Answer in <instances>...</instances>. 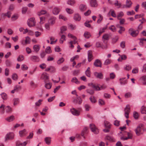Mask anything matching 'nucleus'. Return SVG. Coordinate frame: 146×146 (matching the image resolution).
I'll use <instances>...</instances> for the list:
<instances>
[{
    "label": "nucleus",
    "instance_id": "nucleus-1",
    "mask_svg": "<svg viewBox=\"0 0 146 146\" xmlns=\"http://www.w3.org/2000/svg\"><path fill=\"white\" fill-rule=\"evenodd\" d=\"M143 126V124H140L137 127L136 129H135V131L136 134L137 136H139L142 134L141 133V128Z\"/></svg>",
    "mask_w": 146,
    "mask_h": 146
},
{
    "label": "nucleus",
    "instance_id": "nucleus-2",
    "mask_svg": "<svg viewBox=\"0 0 146 146\" xmlns=\"http://www.w3.org/2000/svg\"><path fill=\"white\" fill-rule=\"evenodd\" d=\"M90 127L92 131L94 133L97 134L99 133L98 129L96 127L94 124H90Z\"/></svg>",
    "mask_w": 146,
    "mask_h": 146
},
{
    "label": "nucleus",
    "instance_id": "nucleus-3",
    "mask_svg": "<svg viewBox=\"0 0 146 146\" xmlns=\"http://www.w3.org/2000/svg\"><path fill=\"white\" fill-rule=\"evenodd\" d=\"M14 137V134L13 133H7L5 137V141H7L8 140L13 139Z\"/></svg>",
    "mask_w": 146,
    "mask_h": 146
},
{
    "label": "nucleus",
    "instance_id": "nucleus-4",
    "mask_svg": "<svg viewBox=\"0 0 146 146\" xmlns=\"http://www.w3.org/2000/svg\"><path fill=\"white\" fill-rule=\"evenodd\" d=\"M129 33L133 37H135L138 35L139 31L138 30L133 31V28H130L129 31Z\"/></svg>",
    "mask_w": 146,
    "mask_h": 146
},
{
    "label": "nucleus",
    "instance_id": "nucleus-5",
    "mask_svg": "<svg viewBox=\"0 0 146 146\" xmlns=\"http://www.w3.org/2000/svg\"><path fill=\"white\" fill-rule=\"evenodd\" d=\"M82 100L81 98L79 96H78L74 100L73 102L75 104H78L80 105L82 103Z\"/></svg>",
    "mask_w": 146,
    "mask_h": 146
},
{
    "label": "nucleus",
    "instance_id": "nucleus-6",
    "mask_svg": "<svg viewBox=\"0 0 146 146\" xmlns=\"http://www.w3.org/2000/svg\"><path fill=\"white\" fill-rule=\"evenodd\" d=\"M30 60L33 62H38L40 61L39 57L36 56H31L30 58Z\"/></svg>",
    "mask_w": 146,
    "mask_h": 146
},
{
    "label": "nucleus",
    "instance_id": "nucleus-7",
    "mask_svg": "<svg viewBox=\"0 0 146 146\" xmlns=\"http://www.w3.org/2000/svg\"><path fill=\"white\" fill-rule=\"evenodd\" d=\"M132 3L131 0H127L126 5H123V8H129L131 7Z\"/></svg>",
    "mask_w": 146,
    "mask_h": 146
},
{
    "label": "nucleus",
    "instance_id": "nucleus-8",
    "mask_svg": "<svg viewBox=\"0 0 146 146\" xmlns=\"http://www.w3.org/2000/svg\"><path fill=\"white\" fill-rule=\"evenodd\" d=\"M72 113L75 115L78 116L80 115L79 112L74 108L70 110Z\"/></svg>",
    "mask_w": 146,
    "mask_h": 146
},
{
    "label": "nucleus",
    "instance_id": "nucleus-9",
    "mask_svg": "<svg viewBox=\"0 0 146 146\" xmlns=\"http://www.w3.org/2000/svg\"><path fill=\"white\" fill-rule=\"evenodd\" d=\"M90 5L92 7H96L98 5L96 0H91L90 1Z\"/></svg>",
    "mask_w": 146,
    "mask_h": 146
},
{
    "label": "nucleus",
    "instance_id": "nucleus-10",
    "mask_svg": "<svg viewBox=\"0 0 146 146\" xmlns=\"http://www.w3.org/2000/svg\"><path fill=\"white\" fill-rule=\"evenodd\" d=\"M105 141L108 140L110 141L113 142L115 141V139L112 136H110L109 135H107L104 138Z\"/></svg>",
    "mask_w": 146,
    "mask_h": 146
},
{
    "label": "nucleus",
    "instance_id": "nucleus-11",
    "mask_svg": "<svg viewBox=\"0 0 146 146\" xmlns=\"http://www.w3.org/2000/svg\"><path fill=\"white\" fill-rule=\"evenodd\" d=\"M94 65L95 66L97 67H101L102 66L101 62L99 59H96L95 60Z\"/></svg>",
    "mask_w": 146,
    "mask_h": 146
},
{
    "label": "nucleus",
    "instance_id": "nucleus-12",
    "mask_svg": "<svg viewBox=\"0 0 146 146\" xmlns=\"http://www.w3.org/2000/svg\"><path fill=\"white\" fill-rule=\"evenodd\" d=\"M94 74L95 76L97 78L100 79H102L103 78V75L101 73H98L95 72H94Z\"/></svg>",
    "mask_w": 146,
    "mask_h": 146
},
{
    "label": "nucleus",
    "instance_id": "nucleus-13",
    "mask_svg": "<svg viewBox=\"0 0 146 146\" xmlns=\"http://www.w3.org/2000/svg\"><path fill=\"white\" fill-rule=\"evenodd\" d=\"M56 18L54 17H51L48 21V23L51 25H53L55 23Z\"/></svg>",
    "mask_w": 146,
    "mask_h": 146
},
{
    "label": "nucleus",
    "instance_id": "nucleus-14",
    "mask_svg": "<svg viewBox=\"0 0 146 146\" xmlns=\"http://www.w3.org/2000/svg\"><path fill=\"white\" fill-rule=\"evenodd\" d=\"M74 19L75 21H79L81 20V17L78 14H76L74 15Z\"/></svg>",
    "mask_w": 146,
    "mask_h": 146
},
{
    "label": "nucleus",
    "instance_id": "nucleus-15",
    "mask_svg": "<svg viewBox=\"0 0 146 146\" xmlns=\"http://www.w3.org/2000/svg\"><path fill=\"white\" fill-rule=\"evenodd\" d=\"M60 11V9L57 7H55L52 10V13L55 15L58 14Z\"/></svg>",
    "mask_w": 146,
    "mask_h": 146
},
{
    "label": "nucleus",
    "instance_id": "nucleus-16",
    "mask_svg": "<svg viewBox=\"0 0 146 146\" xmlns=\"http://www.w3.org/2000/svg\"><path fill=\"white\" fill-rule=\"evenodd\" d=\"M60 32L59 33V35H60V34H63L65 33V31L67 30V27L66 26H62L60 28Z\"/></svg>",
    "mask_w": 146,
    "mask_h": 146
},
{
    "label": "nucleus",
    "instance_id": "nucleus-17",
    "mask_svg": "<svg viewBox=\"0 0 146 146\" xmlns=\"http://www.w3.org/2000/svg\"><path fill=\"white\" fill-rule=\"evenodd\" d=\"M126 78H121L119 79L120 81V84L121 85H124L126 84L127 83V80H125L123 81Z\"/></svg>",
    "mask_w": 146,
    "mask_h": 146
},
{
    "label": "nucleus",
    "instance_id": "nucleus-18",
    "mask_svg": "<svg viewBox=\"0 0 146 146\" xmlns=\"http://www.w3.org/2000/svg\"><path fill=\"white\" fill-rule=\"evenodd\" d=\"M93 59V57L91 52H88V59L89 62L91 61Z\"/></svg>",
    "mask_w": 146,
    "mask_h": 146
},
{
    "label": "nucleus",
    "instance_id": "nucleus-19",
    "mask_svg": "<svg viewBox=\"0 0 146 146\" xmlns=\"http://www.w3.org/2000/svg\"><path fill=\"white\" fill-rule=\"evenodd\" d=\"M27 133L25 129H24L23 130L19 132L20 136L21 137H22L25 135Z\"/></svg>",
    "mask_w": 146,
    "mask_h": 146
},
{
    "label": "nucleus",
    "instance_id": "nucleus-20",
    "mask_svg": "<svg viewBox=\"0 0 146 146\" xmlns=\"http://www.w3.org/2000/svg\"><path fill=\"white\" fill-rule=\"evenodd\" d=\"M80 10L82 11H85L86 9V6L84 4H81L79 6Z\"/></svg>",
    "mask_w": 146,
    "mask_h": 146
},
{
    "label": "nucleus",
    "instance_id": "nucleus-21",
    "mask_svg": "<svg viewBox=\"0 0 146 146\" xmlns=\"http://www.w3.org/2000/svg\"><path fill=\"white\" fill-rule=\"evenodd\" d=\"M109 35L107 34H106L103 36L102 40L104 42H105V40H109Z\"/></svg>",
    "mask_w": 146,
    "mask_h": 146
},
{
    "label": "nucleus",
    "instance_id": "nucleus-22",
    "mask_svg": "<svg viewBox=\"0 0 146 146\" xmlns=\"http://www.w3.org/2000/svg\"><path fill=\"white\" fill-rule=\"evenodd\" d=\"M141 79L143 85H146V75L143 76L141 78Z\"/></svg>",
    "mask_w": 146,
    "mask_h": 146
},
{
    "label": "nucleus",
    "instance_id": "nucleus-23",
    "mask_svg": "<svg viewBox=\"0 0 146 146\" xmlns=\"http://www.w3.org/2000/svg\"><path fill=\"white\" fill-rule=\"evenodd\" d=\"M5 110L7 113H11L12 111L11 108L9 106H7L5 108Z\"/></svg>",
    "mask_w": 146,
    "mask_h": 146
},
{
    "label": "nucleus",
    "instance_id": "nucleus-24",
    "mask_svg": "<svg viewBox=\"0 0 146 146\" xmlns=\"http://www.w3.org/2000/svg\"><path fill=\"white\" fill-rule=\"evenodd\" d=\"M15 119V117L13 115H11L9 117H7L5 119L9 122H11L13 121Z\"/></svg>",
    "mask_w": 146,
    "mask_h": 146
},
{
    "label": "nucleus",
    "instance_id": "nucleus-25",
    "mask_svg": "<svg viewBox=\"0 0 146 146\" xmlns=\"http://www.w3.org/2000/svg\"><path fill=\"white\" fill-rule=\"evenodd\" d=\"M66 37L64 35H62L61 36L60 38V44H62L63 42L66 39Z\"/></svg>",
    "mask_w": 146,
    "mask_h": 146
},
{
    "label": "nucleus",
    "instance_id": "nucleus-26",
    "mask_svg": "<svg viewBox=\"0 0 146 146\" xmlns=\"http://www.w3.org/2000/svg\"><path fill=\"white\" fill-rule=\"evenodd\" d=\"M75 40H74L73 41H71L68 43L70 45V46H69L70 47L72 48H73L74 47V46L73 45V44H75L77 42V41Z\"/></svg>",
    "mask_w": 146,
    "mask_h": 146
},
{
    "label": "nucleus",
    "instance_id": "nucleus-27",
    "mask_svg": "<svg viewBox=\"0 0 146 146\" xmlns=\"http://www.w3.org/2000/svg\"><path fill=\"white\" fill-rule=\"evenodd\" d=\"M44 141L47 144L50 145L51 142V138L50 137H46L45 138Z\"/></svg>",
    "mask_w": 146,
    "mask_h": 146
},
{
    "label": "nucleus",
    "instance_id": "nucleus-28",
    "mask_svg": "<svg viewBox=\"0 0 146 146\" xmlns=\"http://www.w3.org/2000/svg\"><path fill=\"white\" fill-rule=\"evenodd\" d=\"M24 58V56L23 55H20L18 57L17 60L18 61H22Z\"/></svg>",
    "mask_w": 146,
    "mask_h": 146
},
{
    "label": "nucleus",
    "instance_id": "nucleus-29",
    "mask_svg": "<svg viewBox=\"0 0 146 146\" xmlns=\"http://www.w3.org/2000/svg\"><path fill=\"white\" fill-rule=\"evenodd\" d=\"M141 110L142 113L146 114V108L144 106H143L141 107Z\"/></svg>",
    "mask_w": 146,
    "mask_h": 146
},
{
    "label": "nucleus",
    "instance_id": "nucleus-30",
    "mask_svg": "<svg viewBox=\"0 0 146 146\" xmlns=\"http://www.w3.org/2000/svg\"><path fill=\"white\" fill-rule=\"evenodd\" d=\"M89 99L90 102L92 103H94L96 102V99L94 96H91Z\"/></svg>",
    "mask_w": 146,
    "mask_h": 146
},
{
    "label": "nucleus",
    "instance_id": "nucleus-31",
    "mask_svg": "<svg viewBox=\"0 0 146 146\" xmlns=\"http://www.w3.org/2000/svg\"><path fill=\"white\" fill-rule=\"evenodd\" d=\"M88 129V128L87 127H85L83 130L82 131L81 133V135L84 138H85V137L84 136V135L86 133Z\"/></svg>",
    "mask_w": 146,
    "mask_h": 146
},
{
    "label": "nucleus",
    "instance_id": "nucleus-32",
    "mask_svg": "<svg viewBox=\"0 0 146 146\" xmlns=\"http://www.w3.org/2000/svg\"><path fill=\"white\" fill-rule=\"evenodd\" d=\"M84 36L85 38H88L91 36L90 33L88 32H86L84 34Z\"/></svg>",
    "mask_w": 146,
    "mask_h": 146
},
{
    "label": "nucleus",
    "instance_id": "nucleus-33",
    "mask_svg": "<svg viewBox=\"0 0 146 146\" xmlns=\"http://www.w3.org/2000/svg\"><path fill=\"white\" fill-rule=\"evenodd\" d=\"M71 82H72L75 83L76 84H79L80 83L79 82L77 78L75 77L72 78L71 80Z\"/></svg>",
    "mask_w": 146,
    "mask_h": 146
},
{
    "label": "nucleus",
    "instance_id": "nucleus-34",
    "mask_svg": "<svg viewBox=\"0 0 146 146\" xmlns=\"http://www.w3.org/2000/svg\"><path fill=\"white\" fill-rule=\"evenodd\" d=\"M86 92L90 95H93L94 94V90L91 89H87L86 90Z\"/></svg>",
    "mask_w": 146,
    "mask_h": 146
},
{
    "label": "nucleus",
    "instance_id": "nucleus-35",
    "mask_svg": "<svg viewBox=\"0 0 146 146\" xmlns=\"http://www.w3.org/2000/svg\"><path fill=\"white\" fill-rule=\"evenodd\" d=\"M84 107L86 111H88L90 108V106L89 104H86L84 105Z\"/></svg>",
    "mask_w": 146,
    "mask_h": 146
},
{
    "label": "nucleus",
    "instance_id": "nucleus-36",
    "mask_svg": "<svg viewBox=\"0 0 146 146\" xmlns=\"http://www.w3.org/2000/svg\"><path fill=\"white\" fill-rule=\"evenodd\" d=\"M130 108L129 107V105H127L126 108L124 109L125 113H129L130 111Z\"/></svg>",
    "mask_w": 146,
    "mask_h": 146
},
{
    "label": "nucleus",
    "instance_id": "nucleus-37",
    "mask_svg": "<svg viewBox=\"0 0 146 146\" xmlns=\"http://www.w3.org/2000/svg\"><path fill=\"white\" fill-rule=\"evenodd\" d=\"M33 49L35 51L37 52L40 50V47L38 45H35L33 47Z\"/></svg>",
    "mask_w": 146,
    "mask_h": 146
},
{
    "label": "nucleus",
    "instance_id": "nucleus-38",
    "mask_svg": "<svg viewBox=\"0 0 146 146\" xmlns=\"http://www.w3.org/2000/svg\"><path fill=\"white\" fill-rule=\"evenodd\" d=\"M99 18L97 21V23L98 24H100L103 20V18L102 16L101 15L99 14Z\"/></svg>",
    "mask_w": 146,
    "mask_h": 146
},
{
    "label": "nucleus",
    "instance_id": "nucleus-39",
    "mask_svg": "<svg viewBox=\"0 0 146 146\" xmlns=\"http://www.w3.org/2000/svg\"><path fill=\"white\" fill-rule=\"evenodd\" d=\"M41 78L43 79L47 80L48 79V76L46 75L45 74L43 73L42 75Z\"/></svg>",
    "mask_w": 146,
    "mask_h": 146
},
{
    "label": "nucleus",
    "instance_id": "nucleus-40",
    "mask_svg": "<svg viewBox=\"0 0 146 146\" xmlns=\"http://www.w3.org/2000/svg\"><path fill=\"white\" fill-rule=\"evenodd\" d=\"M124 15L123 13V12H120L117 15V18L118 19H120V18L122 17Z\"/></svg>",
    "mask_w": 146,
    "mask_h": 146
},
{
    "label": "nucleus",
    "instance_id": "nucleus-41",
    "mask_svg": "<svg viewBox=\"0 0 146 146\" xmlns=\"http://www.w3.org/2000/svg\"><path fill=\"white\" fill-rule=\"evenodd\" d=\"M75 3L74 0H68L67 2L68 5H73Z\"/></svg>",
    "mask_w": 146,
    "mask_h": 146
},
{
    "label": "nucleus",
    "instance_id": "nucleus-42",
    "mask_svg": "<svg viewBox=\"0 0 146 146\" xmlns=\"http://www.w3.org/2000/svg\"><path fill=\"white\" fill-rule=\"evenodd\" d=\"M52 86V84L50 83H48L45 84V87L47 89H50Z\"/></svg>",
    "mask_w": 146,
    "mask_h": 146
},
{
    "label": "nucleus",
    "instance_id": "nucleus-43",
    "mask_svg": "<svg viewBox=\"0 0 146 146\" xmlns=\"http://www.w3.org/2000/svg\"><path fill=\"white\" fill-rule=\"evenodd\" d=\"M12 79L14 80H17L18 79V76L17 74L16 73L13 74L12 76Z\"/></svg>",
    "mask_w": 146,
    "mask_h": 146
},
{
    "label": "nucleus",
    "instance_id": "nucleus-44",
    "mask_svg": "<svg viewBox=\"0 0 146 146\" xmlns=\"http://www.w3.org/2000/svg\"><path fill=\"white\" fill-rule=\"evenodd\" d=\"M114 5L115 6H118V8H119L121 7V3H118V1L116 0L115 1V2L114 3Z\"/></svg>",
    "mask_w": 146,
    "mask_h": 146
},
{
    "label": "nucleus",
    "instance_id": "nucleus-45",
    "mask_svg": "<svg viewBox=\"0 0 146 146\" xmlns=\"http://www.w3.org/2000/svg\"><path fill=\"white\" fill-rule=\"evenodd\" d=\"M46 53L48 54H50L52 52L50 47V46H48L47 47L45 50Z\"/></svg>",
    "mask_w": 146,
    "mask_h": 146
},
{
    "label": "nucleus",
    "instance_id": "nucleus-46",
    "mask_svg": "<svg viewBox=\"0 0 146 146\" xmlns=\"http://www.w3.org/2000/svg\"><path fill=\"white\" fill-rule=\"evenodd\" d=\"M64 61V59L62 57L60 58L57 61V63L58 64H60L63 63Z\"/></svg>",
    "mask_w": 146,
    "mask_h": 146
},
{
    "label": "nucleus",
    "instance_id": "nucleus-47",
    "mask_svg": "<svg viewBox=\"0 0 146 146\" xmlns=\"http://www.w3.org/2000/svg\"><path fill=\"white\" fill-rule=\"evenodd\" d=\"M13 101L14 102V105H15L19 103V100L18 98H14L13 100Z\"/></svg>",
    "mask_w": 146,
    "mask_h": 146
},
{
    "label": "nucleus",
    "instance_id": "nucleus-48",
    "mask_svg": "<svg viewBox=\"0 0 146 146\" xmlns=\"http://www.w3.org/2000/svg\"><path fill=\"white\" fill-rule=\"evenodd\" d=\"M19 17L18 15L17 14L14 15H13L11 17V19L13 21H15Z\"/></svg>",
    "mask_w": 146,
    "mask_h": 146
},
{
    "label": "nucleus",
    "instance_id": "nucleus-49",
    "mask_svg": "<svg viewBox=\"0 0 146 146\" xmlns=\"http://www.w3.org/2000/svg\"><path fill=\"white\" fill-rule=\"evenodd\" d=\"M1 95L2 98L3 100H6L7 98V95L5 93H3Z\"/></svg>",
    "mask_w": 146,
    "mask_h": 146
},
{
    "label": "nucleus",
    "instance_id": "nucleus-50",
    "mask_svg": "<svg viewBox=\"0 0 146 146\" xmlns=\"http://www.w3.org/2000/svg\"><path fill=\"white\" fill-rule=\"evenodd\" d=\"M66 10L67 13L69 14H72L74 12L73 10L67 8L66 9Z\"/></svg>",
    "mask_w": 146,
    "mask_h": 146
},
{
    "label": "nucleus",
    "instance_id": "nucleus-51",
    "mask_svg": "<svg viewBox=\"0 0 146 146\" xmlns=\"http://www.w3.org/2000/svg\"><path fill=\"white\" fill-rule=\"evenodd\" d=\"M40 23L41 24H42L44 23L45 17H40Z\"/></svg>",
    "mask_w": 146,
    "mask_h": 146
},
{
    "label": "nucleus",
    "instance_id": "nucleus-52",
    "mask_svg": "<svg viewBox=\"0 0 146 146\" xmlns=\"http://www.w3.org/2000/svg\"><path fill=\"white\" fill-rule=\"evenodd\" d=\"M131 68V67L130 65H126L125 67L124 68V69L128 71L130 70Z\"/></svg>",
    "mask_w": 146,
    "mask_h": 146
},
{
    "label": "nucleus",
    "instance_id": "nucleus-53",
    "mask_svg": "<svg viewBox=\"0 0 146 146\" xmlns=\"http://www.w3.org/2000/svg\"><path fill=\"white\" fill-rule=\"evenodd\" d=\"M30 42V39L29 36H27L26 37V39L25 40V43L26 44H29Z\"/></svg>",
    "mask_w": 146,
    "mask_h": 146
},
{
    "label": "nucleus",
    "instance_id": "nucleus-54",
    "mask_svg": "<svg viewBox=\"0 0 146 146\" xmlns=\"http://www.w3.org/2000/svg\"><path fill=\"white\" fill-rule=\"evenodd\" d=\"M5 64L7 66H10L11 64V62L9 60H7L5 61Z\"/></svg>",
    "mask_w": 146,
    "mask_h": 146
},
{
    "label": "nucleus",
    "instance_id": "nucleus-55",
    "mask_svg": "<svg viewBox=\"0 0 146 146\" xmlns=\"http://www.w3.org/2000/svg\"><path fill=\"white\" fill-rule=\"evenodd\" d=\"M138 114L137 112L134 111L133 113V116L135 119H137L138 117Z\"/></svg>",
    "mask_w": 146,
    "mask_h": 146
},
{
    "label": "nucleus",
    "instance_id": "nucleus-56",
    "mask_svg": "<svg viewBox=\"0 0 146 146\" xmlns=\"http://www.w3.org/2000/svg\"><path fill=\"white\" fill-rule=\"evenodd\" d=\"M27 10V8L26 7H24L22 8V12L23 14H24L25 13Z\"/></svg>",
    "mask_w": 146,
    "mask_h": 146
},
{
    "label": "nucleus",
    "instance_id": "nucleus-57",
    "mask_svg": "<svg viewBox=\"0 0 146 146\" xmlns=\"http://www.w3.org/2000/svg\"><path fill=\"white\" fill-rule=\"evenodd\" d=\"M144 15L143 14H141L139 15H136L135 16V19L143 17Z\"/></svg>",
    "mask_w": 146,
    "mask_h": 146
},
{
    "label": "nucleus",
    "instance_id": "nucleus-58",
    "mask_svg": "<svg viewBox=\"0 0 146 146\" xmlns=\"http://www.w3.org/2000/svg\"><path fill=\"white\" fill-rule=\"evenodd\" d=\"M135 14L134 11L132 10L131 11H128L127 13V15H133Z\"/></svg>",
    "mask_w": 146,
    "mask_h": 146
},
{
    "label": "nucleus",
    "instance_id": "nucleus-59",
    "mask_svg": "<svg viewBox=\"0 0 146 146\" xmlns=\"http://www.w3.org/2000/svg\"><path fill=\"white\" fill-rule=\"evenodd\" d=\"M28 69V67L25 64H22L21 65V69L23 70H26Z\"/></svg>",
    "mask_w": 146,
    "mask_h": 146
},
{
    "label": "nucleus",
    "instance_id": "nucleus-60",
    "mask_svg": "<svg viewBox=\"0 0 146 146\" xmlns=\"http://www.w3.org/2000/svg\"><path fill=\"white\" fill-rule=\"evenodd\" d=\"M11 14V13L10 11H8L7 13L5 14L4 16H7L8 18H10Z\"/></svg>",
    "mask_w": 146,
    "mask_h": 146
},
{
    "label": "nucleus",
    "instance_id": "nucleus-61",
    "mask_svg": "<svg viewBox=\"0 0 146 146\" xmlns=\"http://www.w3.org/2000/svg\"><path fill=\"white\" fill-rule=\"evenodd\" d=\"M42 101V100L40 99L38 100V102H36L35 103V105L36 106H39L41 104V102Z\"/></svg>",
    "mask_w": 146,
    "mask_h": 146
},
{
    "label": "nucleus",
    "instance_id": "nucleus-62",
    "mask_svg": "<svg viewBox=\"0 0 146 146\" xmlns=\"http://www.w3.org/2000/svg\"><path fill=\"white\" fill-rule=\"evenodd\" d=\"M47 12L46 11L42 10L40 12L38 13V15L39 16L42 15H44Z\"/></svg>",
    "mask_w": 146,
    "mask_h": 146
},
{
    "label": "nucleus",
    "instance_id": "nucleus-63",
    "mask_svg": "<svg viewBox=\"0 0 146 146\" xmlns=\"http://www.w3.org/2000/svg\"><path fill=\"white\" fill-rule=\"evenodd\" d=\"M99 104L101 105H103L105 104L104 101L100 99L98 101Z\"/></svg>",
    "mask_w": 146,
    "mask_h": 146
},
{
    "label": "nucleus",
    "instance_id": "nucleus-64",
    "mask_svg": "<svg viewBox=\"0 0 146 146\" xmlns=\"http://www.w3.org/2000/svg\"><path fill=\"white\" fill-rule=\"evenodd\" d=\"M119 27L120 28V29L119 31L118 32L119 33L121 34L123 32L125 31V29L123 27L121 26H120Z\"/></svg>",
    "mask_w": 146,
    "mask_h": 146
}]
</instances>
